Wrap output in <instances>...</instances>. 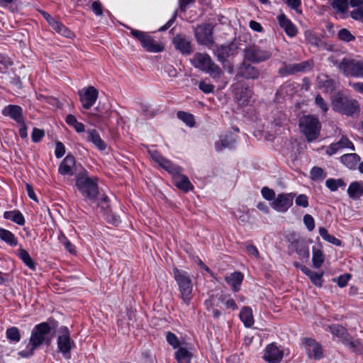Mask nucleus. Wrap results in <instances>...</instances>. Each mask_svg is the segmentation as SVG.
I'll use <instances>...</instances> for the list:
<instances>
[{
  "mask_svg": "<svg viewBox=\"0 0 363 363\" xmlns=\"http://www.w3.org/2000/svg\"><path fill=\"white\" fill-rule=\"evenodd\" d=\"M51 330L52 326L48 322H42L35 325L31 330L25 349L19 351L18 355L22 358H30L42 345H50L52 338V335H50Z\"/></svg>",
  "mask_w": 363,
  "mask_h": 363,
  "instance_id": "obj_1",
  "label": "nucleus"
},
{
  "mask_svg": "<svg viewBox=\"0 0 363 363\" xmlns=\"http://www.w3.org/2000/svg\"><path fill=\"white\" fill-rule=\"evenodd\" d=\"M148 154L155 162L172 175L174 184L178 189L184 192H188L193 189L194 186L189 178L186 175L181 174L182 169L180 167L163 157L155 150H149Z\"/></svg>",
  "mask_w": 363,
  "mask_h": 363,
  "instance_id": "obj_2",
  "label": "nucleus"
},
{
  "mask_svg": "<svg viewBox=\"0 0 363 363\" xmlns=\"http://www.w3.org/2000/svg\"><path fill=\"white\" fill-rule=\"evenodd\" d=\"M76 186L85 199L94 201L99 194L98 178L89 177L86 170L83 169L75 177Z\"/></svg>",
  "mask_w": 363,
  "mask_h": 363,
  "instance_id": "obj_3",
  "label": "nucleus"
},
{
  "mask_svg": "<svg viewBox=\"0 0 363 363\" xmlns=\"http://www.w3.org/2000/svg\"><path fill=\"white\" fill-rule=\"evenodd\" d=\"M191 63L195 68L208 74L213 79H220L223 74L221 68L206 53L196 52L191 59Z\"/></svg>",
  "mask_w": 363,
  "mask_h": 363,
  "instance_id": "obj_4",
  "label": "nucleus"
},
{
  "mask_svg": "<svg viewBox=\"0 0 363 363\" xmlns=\"http://www.w3.org/2000/svg\"><path fill=\"white\" fill-rule=\"evenodd\" d=\"M331 106L333 111L347 116H354L360 111L359 105L357 100L345 96L340 92L335 94L331 100Z\"/></svg>",
  "mask_w": 363,
  "mask_h": 363,
  "instance_id": "obj_5",
  "label": "nucleus"
},
{
  "mask_svg": "<svg viewBox=\"0 0 363 363\" xmlns=\"http://www.w3.org/2000/svg\"><path fill=\"white\" fill-rule=\"evenodd\" d=\"M173 276L178 285L181 299L186 305H189L193 291V283L190 275L186 271L174 268Z\"/></svg>",
  "mask_w": 363,
  "mask_h": 363,
  "instance_id": "obj_6",
  "label": "nucleus"
},
{
  "mask_svg": "<svg viewBox=\"0 0 363 363\" xmlns=\"http://www.w3.org/2000/svg\"><path fill=\"white\" fill-rule=\"evenodd\" d=\"M337 65L338 69L347 77L363 79V59L357 57L354 58L345 57L338 63L333 62Z\"/></svg>",
  "mask_w": 363,
  "mask_h": 363,
  "instance_id": "obj_7",
  "label": "nucleus"
},
{
  "mask_svg": "<svg viewBox=\"0 0 363 363\" xmlns=\"http://www.w3.org/2000/svg\"><path fill=\"white\" fill-rule=\"evenodd\" d=\"M299 128L306 140L308 142H312L319 137L321 123L315 116L306 115L300 118Z\"/></svg>",
  "mask_w": 363,
  "mask_h": 363,
  "instance_id": "obj_8",
  "label": "nucleus"
},
{
  "mask_svg": "<svg viewBox=\"0 0 363 363\" xmlns=\"http://www.w3.org/2000/svg\"><path fill=\"white\" fill-rule=\"evenodd\" d=\"M75 347L76 343L71 338L68 328L60 327L57 337V351L61 353L65 359H69L72 357L71 352Z\"/></svg>",
  "mask_w": 363,
  "mask_h": 363,
  "instance_id": "obj_9",
  "label": "nucleus"
},
{
  "mask_svg": "<svg viewBox=\"0 0 363 363\" xmlns=\"http://www.w3.org/2000/svg\"><path fill=\"white\" fill-rule=\"evenodd\" d=\"M128 28L130 30L131 35L140 42L142 47L146 51L150 52H160L164 50V45L162 43L156 42L152 37L147 33L131 28Z\"/></svg>",
  "mask_w": 363,
  "mask_h": 363,
  "instance_id": "obj_10",
  "label": "nucleus"
},
{
  "mask_svg": "<svg viewBox=\"0 0 363 363\" xmlns=\"http://www.w3.org/2000/svg\"><path fill=\"white\" fill-rule=\"evenodd\" d=\"M213 26L211 23H203L194 29V35L198 44L211 48L214 44Z\"/></svg>",
  "mask_w": 363,
  "mask_h": 363,
  "instance_id": "obj_11",
  "label": "nucleus"
},
{
  "mask_svg": "<svg viewBox=\"0 0 363 363\" xmlns=\"http://www.w3.org/2000/svg\"><path fill=\"white\" fill-rule=\"evenodd\" d=\"M272 56L269 50L262 49L257 45H252L244 50V57L246 60L259 63L269 60Z\"/></svg>",
  "mask_w": 363,
  "mask_h": 363,
  "instance_id": "obj_12",
  "label": "nucleus"
},
{
  "mask_svg": "<svg viewBox=\"0 0 363 363\" xmlns=\"http://www.w3.org/2000/svg\"><path fill=\"white\" fill-rule=\"evenodd\" d=\"M78 95L82 107L89 110L96 103L99 96V91L94 86H89L79 90Z\"/></svg>",
  "mask_w": 363,
  "mask_h": 363,
  "instance_id": "obj_13",
  "label": "nucleus"
},
{
  "mask_svg": "<svg viewBox=\"0 0 363 363\" xmlns=\"http://www.w3.org/2000/svg\"><path fill=\"white\" fill-rule=\"evenodd\" d=\"M296 194H279L270 203L271 207L277 212L285 213L292 206Z\"/></svg>",
  "mask_w": 363,
  "mask_h": 363,
  "instance_id": "obj_14",
  "label": "nucleus"
},
{
  "mask_svg": "<svg viewBox=\"0 0 363 363\" xmlns=\"http://www.w3.org/2000/svg\"><path fill=\"white\" fill-rule=\"evenodd\" d=\"M302 344L309 358L319 360L323 357L322 346L315 340L303 337L302 339Z\"/></svg>",
  "mask_w": 363,
  "mask_h": 363,
  "instance_id": "obj_15",
  "label": "nucleus"
},
{
  "mask_svg": "<svg viewBox=\"0 0 363 363\" xmlns=\"http://www.w3.org/2000/svg\"><path fill=\"white\" fill-rule=\"evenodd\" d=\"M283 357V350L274 343L267 345L264 350L263 359L268 363H279Z\"/></svg>",
  "mask_w": 363,
  "mask_h": 363,
  "instance_id": "obj_16",
  "label": "nucleus"
},
{
  "mask_svg": "<svg viewBox=\"0 0 363 363\" xmlns=\"http://www.w3.org/2000/svg\"><path fill=\"white\" fill-rule=\"evenodd\" d=\"M175 49L182 55H189L193 52L192 44L189 38L178 34L172 40Z\"/></svg>",
  "mask_w": 363,
  "mask_h": 363,
  "instance_id": "obj_17",
  "label": "nucleus"
},
{
  "mask_svg": "<svg viewBox=\"0 0 363 363\" xmlns=\"http://www.w3.org/2000/svg\"><path fill=\"white\" fill-rule=\"evenodd\" d=\"M1 113L4 116L11 118L17 123H23V121L25 120L23 108L18 105L9 104L6 106L2 109Z\"/></svg>",
  "mask_w": 363,
  "mask_h": 363,
  "instance_id": "obj_18",
  "label": "nucleus"
},
{
  "mask_svg": "<svg viewBox=\"0 0 363 363\" xmlns=\"http://www.w3.org/2000/svg\"><path fill=\"white\" fill-rule=\"evenodd\" d=\"M58 172L62 175L72 176L76 173V161L74 156L67 155L60 163Z\"/></svg>",
  "mask_w": 363,
  "mask_h": 363,
  "instance_id": "obj_19",
  "label": "nucleus"
},
{
  "mask_svg": "<svg viewBox=\"0 0 363 363\" xmlns=\"http://www.w3.org/2000/svg\"><path fill=\"white\" fill-rule=\"evenodd\" d=\"M253 92L248 87L241 86L238 87L235 91L236 101L239 106H246L251 104Z\"/></svg>",
  "mask_w": 363,
  "mask_h": 363,
  "instance_id": "obj_20",
  "label": "nucleus"
},
{
  "mask_svg": "<svg viewBox=\"0 0 363 363\" xmlns=\"http://www.w3.org/2000/svg\"><path fill=\"white\" fill-rule=\"evenodd\" d=\"M314 62L312 60H306L299 63L291 64L285 67L288 74H294L298 72H306L313 69Z\"/></svg>",
  "mask_w": 363,
  "mask_h": 363,
  "instance_id": "obj_21",
  "label": "nucleus"
},
{
  "mask_svg": "<svg viewBox=\"0 0 363 363\" xmlns=\"http://www.w3.org/2000/svg\"><path fill=\"white\" fill-rule=\"evenodd\" d=\"M237 50V45L233 43L228 45H222L214 51V54L217 57L219 62H224L228 57L235 55Z\"/></svg>",
  "mask_w": 363,
  "mask_h": 363,
  "instance_id": "obj_22",
  "label": "nucleus"
},
{
  "mask_svg": "<svg viewBox=\"0 0 363 363\" xmlns=\"http://www.w3.org/2000/svg\"><path fill=\"white\" fill-rule=\"evenodd\" d=\"M344 148L354 150L353 143L345 136H342L338 142L330 144L326 149V154L332 156Z\"/></svg>",
  "mask_w": 363,
  "mask_h": 363,
  "instance_id": "obj_23",
  "label": "nucleus"
},
{
  "mask_svg": "<svg viewBox=\"0 0 363 363\" xmlns=\"http://www.w3.org/2000/svg\"><path fill=\"white\" fill-rule=\"evenodd\" d=\"M278 23L281 28L284 29L286 34L290 37H295L298 33L296 26L284 14L277 16Z\"/></svg>",
  "mask_w": 363,
  "mask_h": 363,
  "instance_id": "obj_24",
  "label": "nucleus"
},
{
  "mask_svg": "<svg viewBox=\"0 0 363 363\" xmlns=\"http://www.w3.org/2000/svg\"><path fill=\"white\" fill-rule=\"evenodd\" d=\"M87 141L93 143L100 151H104L106 148V144L101 138L100 135L95 129H89L86 131Z\"/></svg>",
  "mask_w": 363,
  "mask_h": 363,
  "instance_id": "obj_25",
  "label": "nucleus"
},
{
  "mask_svg": "<svg viewBox=\"0 0 363 363\" xmlns=\"http://www.w3.org/2000/svg\"><path fill=\"white\" fill-rule=\"evenodd\" d=\"M243 274L241 272H235L225 277V281L232 286L233 291L236 292L240 289V285L243 281Z\"/></svg>",
  "mask_w": 363,
  "mask_h": 363,
  "instance_id": "obj_26",
  "label": "nucleus"
},
{
  "mask_svg": "<svg viewBox=\"0 0 363 363\" xmlns=\"http://www.w3.org/2000/svg\"><path fill=\"white\" fill-rule=\"evenodd\" d=\"M341 162L350 169H354L360 161V157L355 153L345 154L340 157Z\"/></svg>",
  "mask_w": 363,
  "mask_h": 363,
  "instance_id": "obj_27",
  "label": "nucleus"
},
{
  "mask_svg": "<svg viewBox=\"0 0 363 363\" xmlns=\"http://www.w3.org/2000/svg\"><path fill=\"white\" fill-rule=\"evenodd\" d=\"M291 250H294L300 257L308 258L309 249L308 247L303 241L295 240L291 244Z\"/></svg>",
  "mask_w": 363,
  "mask_h": 363,
  "instance_id": "obj_28",
  "label": "nucleus"
},
{
  "mask_svg": "<svg viewBox=\"0 0 363 363\" xmlns=\"http://www.w3.org/2000/svg\"><path fill=\"white\" fill-rule=\"evenodd\" d=\"M240 319L246 328H250L254 324V317L251 308L243 307L240 313Z\"/></svg>",
  "mask_w": 363,
  "mask_h": 363,
  "instance_id": "obj_29",
  "label": "nucleus"
},
{
  "mask_svg": "<svg viewBox=\"0 0 363 363\" xmlns=\"http://www.w3.org/2000/svg\"><path fill=\"white\" fill-rule=\"evenodd\" d=\"M347 194L351 199H359L363 195V183L352 182L347 189Z\"/></svg>",
  "mask_w": 363,
  "mask_h": 363,
  "instance_id": "obj_30",
  "label": "nucleus"
},
{
  "mask_svg": "<svg viewBox=\"0 0 363 363\" xmlns=\"http://www.w3.org/2000/svg\"><path fill=\"white\" fill-rule=\"evenodd\" d=\"M0 239L11 247L18 245V239L15 235L9 230L0 227Z\"/></svg>",
  "mask_w": 363,
  "mask_h": 363,
  "instance_id": "obj_31",
  "label": "nucleus"
},
{
  "mask_svg": "<svg viewBox=\"0 0 363 363\" xmlns=\"http://www.w3.org/2000/svg\"><path fill=\"white\" fill-rule=\"evenodd\" d=\"M240 74L246 79H257L259 77V72L250 65L243 64L240 67Z\"/></svg>",
  "mask_w": 363,
  "mask_h": 363,
  "instance_id": "obj_32",
  "label": "nucleus"
},
{
  "mask_svg": "<svg viewBox=\"0 0 363 363\" xmlns=\"http://www.w3.org/2000/svg\"><path fill=\"white\" fill-rule=\"evenodd\" d=\"M4 218L12 220L19 225L25 224V218L19 211H9L4 213Z\"/></svg>",
  "mask_w": 363,
  "mask_h": 363,
  "instance_id": "obj_33",
  "label": "nucleus"
},
{
  "mask_svg": "<svg viewBox=\"0 0 363 363\" xmlns=\"http://www.w3.org/2000/svg\"><path fill=\"white\" fill-rule=\"evenodd\" d=\"M18 257L31 270H35V264L27 250L20 248L17 252Z\"/></svg>",
  "mask_w": 363,
  "mask_h": 363,
  "instance_id": "obj_34",
  "label": "nucleus"
},
{
  "mask_svg": "<svg viewBox=\"0 0 363 363\" xmlns=\"http://www.w3.org/2000/svg\"><path fill=\"white\" fill-rule=\"evenodd\" d=\"M320 86L325 88L326 91H333L335 89V82L328 76L321 74L317 78Z\"/></svg>",
  "mask_w": 363,
  "mask_h": 363,
  "instance_id": "obj_35",
  "label": "nucleus"
},
{
  "mask_svg": "<svg viewBox=\"0 0 363 363\" xmlns=\"http://www.w3.org/2000/svg\"><path fill=\"white\" fill-rule=\"evenodd\" d=\"M235 140L232 135H225L218 142L216 143V149L217 151H221L224 148H230L234 146Z\"/></svg>",
  "mask_w": 363,
  "mask_h": 363,
  "instance_id": "obj_36",
  "label": "nucleus"
},
{
  "mask_svg": "<svg viewBox=\"0 0 363 363\" xmlns=\"http://www.w3.org/2000/svg\"><path fill=\"white\" fill-rule=\"evenodd\" d=\"M319 234L321 236V238L328 242L329 243H331L335 246H341L342 241L337 238H336L335 236L330 235L328 233V230L323 228L320 227L318 229Z\"/></svg>",
  "mask_w": 363,
  "mask_h": 363,
  "instance_id": "obj_37",
  "label": "nucleus"
},
{
  "mask_svg": "<svg viewBox=\"0 0 363 363\" xmlns=\"http://www.w3.org/2000/svg\"><path fill=\"white\" fill-rule=\"evenodd\" d=\"M57 33L66 38H71L74 36L73 33L64 24L56 21L55 23L51 26Z\"/></svg>",
  "mask_w": 363,
  "mask_h": 363,
  "instance_id": "obj_38",
  "label": "nucleus"
},
{
  "mask_svg": "<svg viewBox=\"0 0 363 363\" xmlns=\"http://www.w3.org/2000/svg\"><path fill=\"white\" fill-rule=\"evenodd\" d=\"M223 301V298L222 296L218 295H212L205 301L204 305L207 311H210L213 308H216L218 307L220 303Z\"/></svg>",
  "mask_w": 363,
  "mask_h": 363,
  "instance_id": "obj_39",
  "label": "nucleus"
},
{
  "mask_svg": "<svg viewBox=\"0 0 363 363\" xmlns=\"http://www.w3.org/2000/svg\"><path fill=\"white\" fill-rule=\"evenodd\" d=\"M178 363H190L191 354L186 348L180 347L175 353Z\"/></svg>",
  "mask_w": 363,
  "mask_h": 363,
  "instance_id": "obj_40",
  "label": "nucleus"
},
{
  "mask_svg": "<svg viewBox=\"0 0 363 363\" xmlns=\"http://www.w3.org/2000/svg\"><path fill=\"white\" fill-rule=\"evenodd\" d=\"M358 2L359 1H350V6L357 7L351 11L350 16L353 19L363 22V6H359ZM360 2L363 3V1Z\"/></svg>",
  "mask_w": 363,
  "mask_h": 363,
  "instance_id": "obj_41",
  "label": "nucleus"
},
{
  "mask_svg": "<svg viewBox=\"0 0 363 363\" xmlns=\"http://www.w3.org/2000/svg\"><path fill=\"white\" fill-rule=\"evenodd\" d=\"M325 259L324 255L322 250L317 249L315 247H313V257L312 262L313 265L315 268H320L323 264Z\"/></svg>",
  "mask_w": 363,
  "mask_h": 363,
  "instance_id": "obj_42",
  "label": "nucleus"
},
{
  "mask_svg": "<svg viewBox=\"0 0 363 363\" xmlns=\"http://www.w3.org/2000/svg\"><path fill=\"white\" fill-rule=\"evenodd\" d=\"M325 186L331 191H335L340 187H345L346 183L342 179H328L325 181Z\"/></svg>",
  "mask_w": 363,
  "mask_h": 363,
  "instance_id": "obj_43",
  "label": "nucleus"
},
{
  "mask_svg": "<svg viewBox=\"0 0 363 363\" xmlns=\"http://www.w3.org/2000/svg\"><path fill=\"white\" fill-rule=\"evenodd\" d=\"M177 118L182 121L186 125L194 127L195 125L194 116L189 113L179 111L177 113Z\"/></svg>",
  "mask_w": 363,
  "mask_h": 363,
  "instance_id": "obj_44",
  "label": "nucleus"
},
{
  "mask_svg": "<svg viewBox=\"0 0 363 363\" xmlns=\"http://www.w3.org/2000/svg\"><path fill=\"white\" fill-rule=\"evenodd\" d=\"M58 240L69 252L71 254H74L76 252L74 245L67 239L64 233H60L59 234Z\"/></svg>",
  "mask_w": 363,
  "mask_h": 363,
  "instance_id": "obj_45",
  "label": "nucleus"
},
{
  "mask_svg": "<svg viewBox=\"0 0 363 363\" xmlns=\"http://www.w3.org/2000/svg\"><path fill=\"white\" fill-rule=\"evenodd\" d=\"M6 337L10 340L15 342H18L21 340V334L18 328L11 327L8 328L6 332Z\"/></svg>",
  "mask_w": 363,
  "mask_h": 363,
  "instance_id": "obj_46",
  "label": "nucleus"
},
{
  "mask_svg": "<svg viewBox=\"0 0 363 363\" xmlns=\"http://www.w3.org/2000/svg\"><path fill=\"white\" fill-rule=\"evenodd\" d=\"M337 38L340 40L350 43L355 40V37L346 28H341L337 33Z\"/></svg>",
  "mask_w": 363,
  "mask_h": 363,
  "instance_id": "obj_47",
  "label": "nucleus"
},
{
  "mask_svg": "<svg viewBox=\"0 0 363 363\" xmlns=\"http://www.w3.org/2000/svg\"><path fill=\"white\" fill-rule=\"evenodd\" d=\"M311 177L313 180H321L326 177L327 174L325 171L318 167H314L311 169Z\"/></svg>",
  "mask_w": 363,
  "mask_h": 363,
  "instance_id": "obj_48",
  "label": "nucleus"
},
{
  "mask_svg": "<svg viewBox=\"0 0 363 363\" xmlns=\"http://www.w3.org/2000/svg\"><path fill=\"white\" fill-rule=\"evenodd\" d=\"M329 330L334 336L340 338H343L347 333L346 329L340 325H332Z\"/></svg>",
  "mask_w": 363,
  "mask_h": 363,
  "instance_id": "obj_49",
  "label": "nucleus"
},
{
  "mask_svg": "<svg viewBox=\"0 0 363 363\" xmlns=\"http://www.w3.org/2000/svg\"><path fill=\"white\" fill-rule=\"evenodd\" d=\"M315 104L318 106L323 114H326L328 111V106L324 99L318 94L315 98Z\"/></svg>",
  "mask_w": 363,
  "mask_h": 363,
  "instance_id": "obj_50",
  "label": "nucleus"
},
{
  "mask_svg": "<svg viewBox=\"0 0 363 363\" xmlns=\"http://www.w3.org/2000/svg\"><path fill=\"white\" fill-rule=\"evenodd\" d=\"M349 1H333L332 6L337 12L344 14L348 9Z\"/></svg>",
  "mask_w": 363,
  "mask_h": 363,
  "instance_id": "obj_51",
  "label": "nucleus"
},
{
  "mask_svg": "<svg viewBox=\"0 0 363 363\" xmlns=\"http://www.w3.org/2000/svg\"><path fill=\"white\" fill-rule=\"evenodd\" d=\"M261 194L264 199L267 201H272V202L276 198L274 191L267 186H264L262 189Z\"/></svg>",
  "mask_w": 363,
  "mask_h": 363,
  "instance_id": "obj_52",
  "label": "nucleus"
},
{
  "mask_svg": "<svg viewBox=\"0 0 363 363\" xmlns=\"http://www.w3.org/2000/svg\"><path fill=\"white\" fill-rule=\"evenodd\" d=\"M166 340L167 342L172 346L174 349L179 346V340L175 334L167 332L166 334Z\"/></svg>",
  "mask_w": 363,
  "mask_h": 363,
  "instance_id": "obj_53",
  "label": "nucleus"
},
{
  "mask_svg": "<svg viewBox=\"0 0 363 363\" xmlns=\"http://www.w3.org/2000/svg\"><path fill=\"white\" fill-rule=\"evenodd\" d=\"M45 135V133L43 130L34 128L32 131L31 138L33 142L38 143Z\"/></svg>",
  "mask_w": 363,
  "mask_h": 363,
  "instance_id": "obj_54",
  "label": "nucleus"
},
{
  "mask_svg": "<svg viewBox=\"0 0 363 363\" xmlns=\"http://www.w3.org/2000/svg\"><path fill=\"white\" fill-rule=\"evenodd\" d=\"M296 204L303 208H307L308 206V199L305 194H299L296 198Z\"/></svg>",
  "mask_w": 363,
  "mask_h": 363,
  "instance_id": "obj_55",
  "label": "nucleus"
},
{
  "mask_svg": "<svg viewBox=\"0 0 363 363\" xmlns=\"http://www.w3.org/2000/svg\"><path fill=\"white\" fill-rule=\"evenodd\" d=\"M199 88L205 94L212 93L214 90V86L210 83H206L204 81L200 82Z\"/></svg>",
  "mask_w": 363,
  "mask_h": 363,
  "instance_id": "obj_56",
  "label": "nucleus"
},
{
  "mask_svg": "<svg viewBox=\"0 0 363 363\" xmlns=\"http://www.w3.org/2000/svg\"><path fill=\"white\" fill-rule=\"evenodd\" d=\"M303 222L309 231H312L315 228V220L311 215L306 214L303 216Z\"/></svg>",
  "mask_w": 363,
  "mask_h": 363,
  "instance_id": "obj_57",
  "label": "nucleus"
},
{
  "mask_svg": "<svg viewBox=\"0 0 363 363\" xmlns=\"http://www.w3.org/2000/svg\"><path fill=\"white\" fill-rule=\"evenodd\" d=\"M65 153V147L61 142H57L55 144V155L57 158H61Z\"/></svg>",
  "mask_w": 363,
  "mask_h": 363,
  "instance_id": "obj_58",
  "label": "nucleus"
},
{
  "mask_svg": "<svg viewBox=\"0 0 363 363\" xmlns=\"http://www.w3.org/2000/svg\"><path fill=\"white\" fill-rule=\"evenodd\" d=\"M304 36L306 40L311 45L318 44V38L316 36L309 30L305 31Z\"/></svg>",
  "mask_w": 363,
  "mask_h": 363,
  "instance_id": "obj_59",
  "label": "nucleus"
},
{
  "mask_svg": "<svg viewBox=\"0 0 363 363\" xmlns=\"http://www.w3.org/2000/svg\"><path fill=\"white\" fill-rule=\"evenodd\" d=\"M323 272H315L311 277V281L316 286H321L323 284Z\"/></svg>",
  "mask_w": 363,
  "mask_h": 363,
  "instance_id": "obj_60",
  "label": "nucleus"
},
{
  "mask_svg": "<svg viewBox=\"0 0 363 363\" xmlns=\"http://www.w3.org/2000/svg\"><path fill=\"white\" fill-rule=\"evenodd\" d=\"M91 9L96 16H101L103 14V6L100 1H93Z\"/></svg>",
  "mask_w": 363,
  "mask_h": 363,
  "instance_id": "obj_61",
  "label": "nucleus"
},
{
  "mask_svg": "<svg viewBox=\"0 0 363 363\" xmlns=\"http://www.w3.org/2000/svg\"><path fill=\"white\" fill-rule=\"evenodd\" d=\"M246 250L250 256H252L256 258H258L259 257V251H258L257 248L256 247V246H255L254 245H252V244L247 245Z\"/></svg>",
  "mask_w": 363,
  "mask_h": 363,
  "instance_id": "obj_62",
  "label": "nucleus"
},
{
  "mask_svg": "<svg viewBox=\"0 0 363 363\" xmlns=\"http://www.w3.org/2000/svg\"><path fill=\"white\" fill-rule=\"evenodd\" d=\"M350 279V274H344L341 275L337 279V284L340 287H344L347 284V282L349 281Z\"/></svg>",
  "mask_w": 363,
  "mask_h": 363,
  "instance_id": "obj_63",
  "label": "nucleus"
},
{
  "mask_svg": "<svg viewBox=\"0 0 363 363\" xmlns=\"http://www.w3.org/2000/svg\"><path fill=\"white\" fill-rule=\"evenodd\" d=\"M26 191H27V194H28V196H29V198L35 202H38L37 196L35 195V194L34 192L33 186L29 184H26Z\"/></svg>",
  "mask_w": 363,
  "mask_h": 363,
  "instance_id": "obj_64",
  "label": "nucleus"
}]
</instances>
